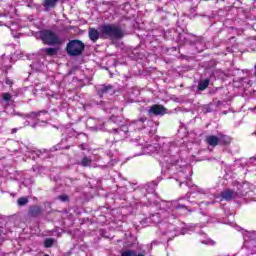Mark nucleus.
<instances>
[{
  "label": "nucleus",
  "instance_id": "19",
  "mask_svg": "<svg viewBox=\"0 0 256 256\" xmlns=\"http://www.w3.org/2000/svg\"><path fill=\"white\" fill-rule=\"evenodd\" d=\"M202 243L203 245H215V241L211 239L203 240Z\"/></svg>",
  "mask_w": 256,
  "mask_h": 256
},
{
  "label": "nucleus",
  "instance_id": "5",
  "mask_svg": "<svg viewBox=\"0 0 256 256\" xmlns=\"http://www.w3.org/2000/svg\"><path fill=\"white\" fill-rule=\"evenodd\" d=\"M221 197L225 201H231L232 199H235L237 197V192L233 190H226L221 193Z\"/></svg>",
  "mask_w": 256,
  "mask_h": 256
},
{
  "label": "nucleus",
  "instance_id": "7",
  "mask_svg": "<svg viewBox=\"0 0 256 256\" xmlns=\"http://www.w3.org/2000/svg\"><path fill=\"white\" fill-rule=\"evenodd\" d=\"M41 52L46 53L48 57H53L59 53V48H42Z\"/></svg>",
  "mask_w": 256,
  "mask_h": 256
},
{
  "label": "nucleus",
  "instance_id": "4",
  "mask_svg": "<svg viewBox=\"0 0 256 256\" xmlns=\"http://www.w3.org/2000/svg\"><path fill=\"white\" fill-rule=\"evenodd\" d=\"M149 113L151 115H165V113H167V109L163 107V105L155 104L150 107Z\"/></svg>",
  "mask_w": 256,
  "mask_h": 256
},
{
  "label": "nucleus",
  "instance_id": "15",
  "mask_svg": "<svg viewBox=\"0 0 256 256\" xmlns=\"http://www.w3.org/2000/svg\"><path fill=\"white\" fill-rule=\"evenodd\" d=\"M122 256H144L143 254H137V252L133 250H127L122 253Z\"/></svg>",
  "mask_w": 256,
  "mask_h": 256
},
{
  "label": "nucleus",
  "instance_id": "20",
  "mask_svg": "<svg viewBox=\"0 0 256 256\" xmlns=\"http://www.w3.org/2000/svg\"><path fill=\"white\" fill-rule=\"evenodd\" d=\"M41 115V112H32L30 113V117H39Z\"/></svg>",
  "mask_w": 256,
  "mask_h": 256
},
{
  "label": "nucleus",
  "instance_id": "1",
  "mask_svg": "<svg viewBox=\"0 0 256 256\" xmlns=\"http://www.w3.org/2000/svg\"><path fill=\"white\" fill-rule=\"evenodd\" d=\"M101 35L104 37V39H121L124 33L119 26L104 25L101 28Z\"/></svg>",
  "mask_w": 256,
  "mask_h": 256
},
{
  "label": "nucleus",
  "instance_id": "13",
  "mask_svg": "<svg viewBox=\"0 0 256 256\" xmlns=\"http://www.w3.org/2000/svg\"><path fill=\"white\" fill-rule=\"evenodd\" d=\"M209 87V80H203L199 83L198 89L199 91H205Z\"/></svg>",
  "mask_w": 256,
  "mask_h": 256
},
{
  "label": "nucleus",
  "instance_id": "21",
  "mask_svg": "<svg viewBox=\"0 0 256 256\" xmlns=\"http://www.w3.org/2000/svg\"><path fill=\"white\" fill-rule=\"evenodd\" d=\"M68 197L67 196H59L60 201H67Z\"/></svg>",
  "mask_w": 256,
  "mask_h": 256
},
{
  "label": "nucleus",
  "instance_id": "10",
  "mask_svg": "<svg viewBox=\"0 0 256 256\" xmlns=\"http://www.w3.org/2000/svg\"><path fill=\"white\" fill-rule=\"evenodd\" d=\"M111 85H99L98 86V93L100 96L105 95V93H109L111 91Z\"/></svg>",
  "mask_w": 256,
  "mask_h": 256
},
{
  "label": "nucleus",
  "instance_id": "18",
  "mask_svg": "<svg viewBox=\"0 0 256 256\" xmlns=\"http://www.w3.org/2000/svg\"><path fill=\"white\" fill-rule=\"evenodd\" d=\"M53 243H54L53 239L48 238L44 241V247H53Z\"/></svg>",
  "mask_w": 256,
  "mask_h": 256
},
{
  "label": "nucleus",
  "instance_id": "16",
  "mask_svg": "<svg viewBox=\"0 0 256 256\" xmlns=\"http://www.w3.org/2000/svg\"><path fill=\"white\" fill-rule=\"evenodd\" d=\"M19 207H23L24 205H27L29 203V199L25 198V197H21L18 199L17 201Z\"/></svg>",
  "mask_w": 256,
  "mask_h": 256
},
{
  "label": "nucleus",
  "instance_id": "12",
  "mask_svg": "<svg viewBox=\"0 0 256 256\" xmlns=\"http://www.w3.org/2000/svg\"><path fill=\"white\" fill-rule=\"evenodd\" d=\"M55 5H57V0H44L43 2V7H45V9H53Z\"/></svg>",
  "mask_w": 256,
  "mask_h": 256
},
{
  "label": "nucleus",
  "instance_id": "9",
  "mask_svg": "<svg viewBox=\"0 0 256 256\" xmlns=\"http://www.w3.org/2000/svg\"><path fill=\"white\" fill-rule=\"evenodd\" d=\"M89 38L93 43H95L99 39V31L95 28L89 29Z\"/></svg>",
  "mask_w": 256,
  "mask_h": 256
},
{
  "label": "nucleus",
  "instance_id": "17",
  "mask_svg": "<svg viewBox=\"0 0 256 256\" xmlns=\"http://www.w3.org/2000/svg\"><path fill=\"white\" fill-rule=\"evenodd\" d=\"M2 99L4 101H10L11 99H13V95H11L10 93H3L2 94Z\"/></svg>",
  "mask_w": 256,
  "mask_h": 256
},
{
  "label": "nucleus",
  "instance_id": "3",
  "mask_svg": "<svg viewBox=\"0 0 256 256\" xmlns=\"http://www.w3.org/2000/svg\"><path fill=\"white\" fill-rule=\"evenodd\" d=\"M40 39L45 45H61V38L51 30H43L40 32Z\"/></svg>",
  "mask_w": 256,
  "mask_h": 256
},
{
  "label": "nucleus",
  "instance_id": "14",
  "mask_svg": "<svg viewBox=\"0 0 256 256\" xmlns=\"http://www.w3.org/2000/svg\"><path fill=\"white\" fill-rule=\"evenodd\" d=\"M93 163V160L89 159L88 157L82 158L81 166L82 167H91V164Z\"/></svg>",
  "mask_w": 256,
  "mask_h": 256
},
{
  "label": "nucleus",
  "instance_id": "2",
  "mask_svg": "<svg viewBox=\"0 0 256 256\" xmlns=\"http://www.w3.org/2000/svg\"><path fill=\"white\" fill-rule=\"evenodd\" d=\"M66 51L70 57H79L85 51V44L81 40H71L66 46Z\"/></svg>",
  "mask_w": 256,
  "mask_h": 256
},
{
  "label": "nucleus",
  "instance_id": "8",
  "mask_svg": "<svg viewBox=\"0 0 256 256\" xmlns=\"http://www.w3.org/2000/svg\"><path fill=\"white\" fill-rule=\"evenodd\" d=\"M219 145H229L231 143V137L225 134H218Z\"/></svg>",
  "mask_w": 256,
  "mask_h": 256
},
{
  "label": "nucleus",
  "instance_id": "11",
  "mask_svg": "<svg viewBox=\"0 0 256 256\" xmlns=\"http://www.w3.org/2000/svg\"><path fill=\"white\" fill-rule=\"evenodd\" d=\"M41 213H42V210H41V207L39 206H32L29 209V215H31L32 217H37V215H41Z\"/></svg>",
  "mask_w": 256,
  "mask_h": 256
},
{
  "label": "nucleus",
  "instance_id": "6",
  "mask_svg": "<svg viewBox=\"0 0 256 256\" xmlns=\"http://www.w3.org/2000/svg\"><path fill=\"white\" fill-rule=\"evenodd\" d=\"M206 143L210 145V147H217V145H219V136H215V135L206 136Z\"/></svg>",
  "mask_w": 256,
  "mask_h": 256
}]
</instances>
